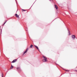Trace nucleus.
Instances as JSON below:
<instances>
[{
  "mask_svg": "<svg viewBox=\"0 0 77 77\" xmlns=\"http://www.w3.org/2000/svg\"><path fill=\"white\" fill-rule=\"evenodd\" d=\"M15 16H16V17H17V18H19V16L17 14H15Z\"/></svg>",
  "mask_w": 77,
  "mask_h": 77,
  "instance_id": "4",
  "label": "nucleus"
},
{
  "mask_svg": "<svg viewBox=\"0 0 77 77\" xmlns=\"http://www.w3.org/2000/svg\"><path fill=\"white\" fill-rule=\"evenodd\" d=\"M28 50H29V49H28V48H27L26 50L24 52L23 54H25V53H27V51H28Z\"/></svg>",
  "mask_w": 77,
  "mask_h": 77,
  "instance_id": "2",
  "label": "nucleus"
},
{
  "mask_svg": "<svg viewBox=\"0 0 77 77\" xmlns=\"http://www.w3.org/2000/svg\"><path fill=\"white\" fill-rule=\"evenodd\" d=\"M43 57L45 59H47V57H46L44 56H43Z\"/></svg>",
  "mask_w": 77,
  "mask_h": 77,
  "instance_id": "8",
  "label": "nucleus"
},
{
  "mask_svg": "<svg viewBox=\"0 0 77 77\" xmlns=\"http://www.w3.org/2000/svg\"><path fill=\"white\" fill-rule=\"evenodd\" d=\"M34 46L36 47V48H37V50H38V49H39V48H38V46L35 45H34Z\"/></svg>",
  "mask_w": 77,
  "mask_h": 77,
  "instance_id": "7",
  "label": "nucleus"
},
{
  "mask_svg": "<svg viewBox=\"0 0 77 77\" xmlns=\"http://www.w3.org/2000/svg\"><path fill=\"white\" fill-rule=\"evenodd\" d=\"M43 61V62H47V59H44Z\"/></svg>",
  "mask_w": 77,
  "mask_h": 77,
  "instance_id": "6",
  "label": "nucleus"
},
{
  "mask_svg": "<svg viewBox=\"0 0 77 77\" xmlns=\"http://www.w3.org/2000/svg\"><path fill=\"white\" fill-rule=\"evenodd\" d=\"M32 47H33V46L32 45H31L30 47V48H32Z\"/></svg>",
  "mask_w": 77,
  "mask_h": 77,
  "instance_id": "9",
  "label": "nucleus"
},
{
  "mask_svg": "<svg viewBox=\"0 0 77 77\" xmlns=\"http://www.w3.org/2000/svg\"><path fill=\"white\" fill-rule=\"evenodd\" d=\"M2 77H3V75H2Z\"/></svg>",
  "mask_w": 77,
  "mask_h": 77,
  "instance_id": "14",
  "label": "nucleus"
},
{
  "mask_svg": "<svg viewBox=\"0 0 77 77\" xmlns=\"http://www.w3.org/2000/svg\"><path fill=\"white\" fill-rule=\"evenodd\" d=\"M5 23H6V22L3 25H5Z\"/></svg>",
  "mask_w": 77,
  "mask_h": 77,
  "instance_id": "13",
  "label": "nucleus"
},
{
  "mask_svg": "<svg viewBox=\"0 0 77 77\" xmlns=\"http://www.w3.org/2000/svg\"><path fill=\"white\" fill-rule=\"evenodd\" d=\"M23 11H26L24 10H22Z\"/></svg>",
  "mask_w": 77,
  "mask_h": 77,
  "instance_id": "12",
  "label": "nucleus"
},
{
  "mask_svg": "<svg viewBox=\"0 0 77 77\" xmlns=\"http://www.w3.org/2000/svg\"><path fill=\"white\" fill-rule=\"evenodd\" d=\"M50 0V1H51V0Z\"/></svg>",
  "mask_w": 77,
  "mask_h": 77,
  "instance_id": "15",
  "label": "nucleus"
},
{
  "mask_svg": "<svg viewBox=\"0 0 77 77\" xmlns=\"http://www.w3.org/2000/svg\"><path fill=\"white\" fill-rule=\"evenodd\" d=\"M14 68V66H12V65H11V69H12Z\"/></svg>",
  "mask_w": 77,
  "mask_h": 77,
  "instance_id": "10",
  "label": "nucleus"
},
{
  "mask_svg": "<svg viewBox=\"0 0 77 77\" xmlns=\"http://www.w3.org/2000/svg\"><path fill=\"white\" fill-rule=\"evenodd\" d=\"M17 59H15V60H14L12 62V63H15V62L16 61H17Z\"/></svg>",
  "mask_w": 77,
  "mask_h": 77,
  "instance_id": "3",
  "label": "nucleus"
},
{
  "mask_svg": "<svg viewBox=\"0 0 77 77\" xmlns=\"http://www.w3.org/2000/svg\"><path fill=\"white\" fill-rule=\"evenodd\" d=\"M70 35V32H69V34H68L69 36Z\"/></svg>",
  "mask_w": 77,
  "mask_h": 77,
  "instance_id": "11",
  "label": "nucleus"
},
{
  "mask_svg": "<svg viewBox=\"0 0 77 77\" xmlns=\"http://www.w3.org/2000/svg\"><path fill=\"white\" fill-rule=\"evenodd\" d=\"M72 38L73 39H75V35H73L72 36Z\"/></svg>",
  "mask_w": 77,
  "mask_h": 77,
  "instance_id": "1",
  "label": "nucleus"
},
{
  "mask_svg": "<svg viewBox=\"0 0 77 77\" xmlns=\"http://www.w3.org/2000/svg\"><path fill=\"white\" fill-rule=\"evenodd\" d=\"M55 8H56V9H58V7H57V6L56 5H55Z\"/></svg>",
  "mask_w": 77,
  "mask_h": 77,
  "instance_id": "5",
  "label": "nucleus"
}]
</instances>
